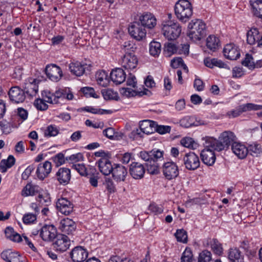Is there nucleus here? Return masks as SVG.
Wrapping results in <instances>:
<instances>
[{
	"label": "nucleus",
	"mask_w": 262,
	"mask_h": 262,
	"mask_svg": "<svg viewBox=\"0 0 262 262\" xmlns=\"http://www.w3.org/2000/svg\"><path fill=\"white\" fill-rule=\"evenodd\" d=\"M178 45L171 42H166L164 44L163 52L166 56H170L172 54H177Z\"/></svg>",
	"instance_id": "79ce46f5"
},
{
	"label": "nucleus",
	"mask_w": 262,
	"mask_h": 262,
	"mask_svg": "<svg viewBox=\"0 0 262 262\" xmlns=\"http://www.w3.org/2000/svg\"><path fill=\"white\" fill-rule=\"evenodd\" d=\"M46 100V99L45 100L40 98L36 99L34 102V105L38 110L45 111L48 107V105L46 103L47 102Z\"/></svg>",
	"instance_id": "13d9d810"
},
{
	"label": "nucleus",
	"mask_w": 262,
	"mask_h": 262,
	"mask_svg": "<svg viewBox=\"0 0 262 262\" xmlns=\"http://www.w3.org/2000/svg\"><path fill=\"white\" fill-rule=\"evenodd\" d=\"M5 233L6 237L13 242H20L22 241V238L20 234L15 232L11 227H7L5 229Z\"/></svg>",
	"instance_id": "58836bf2"
},
{
	"label": "nucleus",
	"mask_w": 262,
	"mask_h": 262,
	"mask_svg": "<svg viewBox=\"0 0 262 262\" xmlns=\"http://www.w3.org/2000/svg\"><path fill=\"white\" fill-rule=\"evenodd\" d=\"M51 170V163L46 161L43 163H40L38 165L36 173L37 177L42 180L49 175Z\"/></svg>",
	"instance_id": "393cba45"
},
{
	"label": "nucleus",
	"mask_w": 262,
	"mask_h": 262,
	"mask_svg": "<svg viewBox=\"0 0 262 262\" xmlns=\"http://www.w3.org/2000/svg\"><path fill=\"white\" fill-rule=\"evenodd\" d=\"M247 148L249 152L253 156H258L261 151L260 145L257 143L249 144Z\"/></svg>",
	"instance_id": "864d4df0"
},
{
	"label": "nucleus",
	"mask_w": 262,
	"mask_h": 262,
	"mask_svg": "<svg viewBox=\"0 0 262 262\" xmlns=\"http://www.w3.org/2000/svg\"><path fill=\"white\" fill-rule=\"evenodd\" d=\"M228 257L230 262H244V255L237 248L229 250Z\"/></svg>",
	"instance_id": "7c9ffc66"
},
{
	"label": "nucleus",
	"mask_w": 262,
	"mask_h": 262,
	"mask_svg": "<svg viewBox=\"0 0 262 262\" xmlns=\"http://www.w3.org/2000/svg\"><path fill=\"white\" fill-rule=\"evenodd\" d=\"M81 91L84 95L88 97H93L97 98L98 97L97 94H96L94 89L91 87H84L81 89Z\"/></svg>",
	"instance_id": "bf43d9fd"
},
{
	"label": "nucleus",
	"mask_w": 262,
	"mask_h": 262,
	"mask_svg": "<svg viewBox=\"0 0 262 262\" xmlns=\"http://www.w3.org/2000/svg\"><path fill=\"white\" fill-rule=\"evenodd\" d=\"M36 201L39 203V205L45 206H49L51 203L50 194L47 191H45L38 192V195L36 198Z\"/></svg>",
	"instance_id": "c9c22d12"
},
{
	"label": "nucleus",
	"mask_w": 262,
	"mask_h": 262,
	"mask_svg": "<svg viewBox=\"0 0 262 262\" xmlns=\"http://www.w3.org/2000/svg\"><path fill=\"white\" fill-rule=\"evenodd\" d=\"M244 104L239 105L235 109L228 111L226 113V116L229 118L239 116L242 113L245 112V111H244Z\"/></svg>",
	"instance_id": "8fccbe9b"
},
{
	"label": "nucleus",
	"mask_w": 262,
	"mask_h": 262,
	"mask_svg": "<svg viewBox=\"0 0 262 262\" xmlns=\"http://www.w3.org/2000/svg\"><path fill=\"white\" fill-rule=\"evenodd\" d=\"M170 65L171 67L174 69H177L179 67H186V64L184 63L183 60L181 57L173 58L171 61Z\"/></svg>",
	"instance_id": "774afa93"
},
{
	"label": "nucleus",
	"mask_w": 262,
	"mask_h": 262,
	"mask_svg": "<svg viewBox=\"0 0 262 262\" xmlns=\"http://www.w3.org/2000/svg\"><path fill=\"white\" fill-rule=\"evenodd\" d=\"M181 144L183 146L194 149L198 147V144L191 138L185 137L181 140Z\"/></svg>",
	"instance_id": "a18cd8bd"
},
{
	"label": "nucleus",
	"mask_w": 262,
	"mask_h": 262,
	"mask_svg": "<svg viewBox=\"0 0 262 262\" xmlns=\"http://www.w3.org/2000/svg\"><path fill=\"white\" fill-rule=\"evenodd\" d=\"M100 171L104 175L108 176L112 173L114 167L107 158H100L96 162Z\"/></svg>",
	"instance_id": "aec40b11"
},
{
	"label": "nucleus",
	"mask_w": 262,
	"mask_h": 262,
	"mask_svg": "<svg viewBox=\"0 0 262 262\" xmlns=\"http://www.w3.org/2000/svg\"><path fill=\"white\" fill-rule=\"evenodd\" d=\"M59 129L55 125L48 126L44 132L45 137H51L57 136L59 133Z\"/></svg>",
	"instance_id": "de8ad7c7"
},
{
	"label": "nucleus",
	"mask_w": 262,
	"mask_h": 262,
	"mask_svg": "<svg viewBox=\"0 0 262 262\" xmlns=\"http://www.w3.org/2000/svg\"><path fill=\"white\" fill-rule=\"evenodd\" d=\"M36 220V214L28 213L24 215L23 221L24 224H29L33 223Z\"/></svg>",
	"instance_id": "052dcab7"
},
{
	"label": "nucleus",
	"mask_w": 262,
	"mask_h": 262,
	"mask_svg": "<svg viewBox=\"0 0 262 262\" xmlns=\"http://www.w3.org/2000/svg\"><path fill=\"white\" fill-rule=\"evenodd\" d=\"M236 138L234 133L230 131L223 132L217 140L213 137H206L204 145L211 147L217 151L227 149L229 146L236 142Z\"/></svg>",
	"instance_id": "f257e3e1"
},
{
	"label": "nucleus",
	"mask_w": 262,
	"mask_h": 262,
	"mask_svg": "<svg viewBox=\"0 0 262 262\" xmlns=\"http://www.w3.org/2000/svg\"><path fill=\"white\" fill-rule=\"evenodd\" d=\"M211 252L207 250L202 251L199 256L198 262H210L212 260Z\"/></svg>",
	"instance_id": "603ef678"
},
{
	"label": "nucleus",
	"mask_w": 262,
	"mask_h": 262,
	"mask_svg": "<svg viewBox=\"0 0 262 262\" xmlns=\"http://www.w3.org/2000/svg\"><path fill=\"white\" fill-rule=\"evenodd\" d=\"M254 15L262 19V0H250Z\"/></svg>",
	"instance_id": "4c0bfd02"
},
{
	"label": "nucleus",
	"mask_w": 262,
	"mask_h": 262,
	"mask_svg": "<svg viewBox=\"0 0 262 262\" xmlns=\"http://www.w3.org/2000/svg\"><path fill=\"white\" fill-rule=\"evenodd\" d=\"M15 163V159L12 155H9L7 159H3L0 163V171L5 173L7 171V169L12 167Z\"/></svg>",
	"instance_id": "e433bc0d"
},
{
	"label": "nucleus",
	"mask_w": 262,
	"mask_h": 262,
	"mask_svg": "<svg viewBox=\"0 0 262 262\" xmlns=\"http://www.w3.org/2000/svg\"><path fill=\"white\" fill-rule=\"evenodd\" d=\"M96 79L98 84L103 87L107 86L110 83V78L104 71H99L96 74Z\"/></svg>",
	"instance_id": "72a5a7b5"
},
{
	"label": "nucleus",
	"mask_w": 262,
	"mask_h": 262,
	"mask_svg": "<svg viewBox=\"0 0 262 262\" xmlns=\"http://www.w3.org/2000/svg\"><path fill=\"white\" fill-rule=\"evenodd\" d=\"M144 27L152 29L157 24L155 17L150 13H144L139 17V21Z\"/></svg>",
	"instance_id": "412c9836"
},
{
	"label": "nucleus",
	"mask_w": 262,
	"mask_h": 262,
	"mask_svg": "<svg viewBox=\"0 0 262 262\" xmlns=\"http://www.w3.org/2000/svg\"><path fill=\"white\" fill-rule=\"evenodd\" d=\"M158 160L154 159L151 162L146 163L147 170L151 174H158L159 172V165L157 163Z\"/></svg>",
	"instance_id": "c03bdc74"
},
{
	"label": "nucleus",
	"mask_w": 262,
	"mask_h": 262,
	"mask_svg": "<svg viewBox=\"0 0 262 262\" xmlns=\"http://www.w3.org/2000/svg\"><path fill=\"white\" fill-rule=\"evenodd\" d=\"M215 150L211 147H207L202 150L200 156L202 162L206 165L212 166L215 162L216 157L214 152Z\"/></svg>",
	"instance_id": "a211bd4d"
},
{
	"label": "nucleus",
	"mask_w": 262,
	"mask_h": 262,
	"mask_svg": "<svg viewBox=\"0 0 262 262\" xmlns=\"http://www.w3.org/2000/svg\"><path fill=\"white\" fill-rule=\"evenodd\" d=\"M76 228L75 222L69 218L63 219L60 222L59 229L65 234H72Z\"/></svg>",
	"instance_id": "b1692460"
},
{
	"label": "nucleus",
	"mask_w": 262,
	"mask_h": 262,
	"mask_svg": "<svg viewBox=\"0 0 262 262\" xmlns=\"http://www.w3.org/2000/svg\"><path fill=\"white\" fill-rule=\"evenodd\" d=\"M206 46L210 50L215 51L220 47V40L214 35H209L206 39Z\"/></svg>",
	"instance_id": "ea45409f"
},
{
	"label": "nucleus",
	"mask_w": 262,
	"mask_h": 262,
	"mask_svg": "<svg viewBox=\"0 0 262 262\" xmlns=\"http://www.w3.org/2000/svg\"><path fill=\"white\" fill-rule=\"evenodd\" d=\"M110 78L116 84H120L123 82L126 78V74L121 68H116L112 70L110 74Z\"/></svg>",
	"instance_id": "c85d7f7f"
},
{
	"label": "nucleus",
	"mask_w": 262,
	"mask_h": 262,
	"mask_svg": "<svg viewBox=\"0 0 262 262\" xmlns=\"http://www.w3.org/2000/svg\"><path fill=\"white\" fill-rule=\"evenodd\" d=\"M156 122L149 120H145L140 122L139 126L143 133L149 135L155 132Z\"/></svg>",
	"instance_id": "2f4dec72"
},
{
	"label": "nucleus",
	"mask_w": 262,
	"mask_h": 262,
	"mask_svg": "<svg viewBox=\"0 0 262 262\" xmlns=\"http://www.w3.org/2000/svg\"><path fill=\"white\" fill-rule=\"evenodd\" d=\"M122 49L124 50L125 54L122 58V66L126 70L136 68L138 60L134 53L137 49V47L129 42H125L123 45Z\"/></svg>",
	"instance_id": "f03ea898"
},
{
	"label": "nucleus",
	"mask_w": 262,
	"mask_h": 262,
	"mask_svg": "<svg viewBox=\"0 0 262 262\" xmlns=\"http://www.w3.org/2000/svg\"><path fill=\"white\" fill-rule=\"evenodd\" d=\"M183 164L188 170H194L200 165V161L198 156L194 152L185 153L183 157Z\"/></svg>",
	"instance_id": "0eeeda50"
},
{
	"label": "nucleus",
	"mask_w": 262,
	"mask_h": 262,
	"mask_svg": "<svg viewBox=\"0 0 262 262\" xmlns=\"http://www.w3.org/2000/svg\"><path fill=\"white\" fill-rule=\"evenodd\" d=\"M177 17L182 22H187L193 13L191 4L188 0H179L174 6Z\"/></svg>",
	"instance_id": "20e7f679"
},
{
	"label": "nucleus",
	"mask_w": 262,
	"mask_h": 262,
	"mask_svg": "<svg viewBox=\"0 0 262 262\" xmlns=\"http://www.w3.org/2000/svg\"><path fill=\"white\" fill-rule=\"evenodd\" d=\"M161 51V45L159 42L152 41L149 44V53L153 56H158Z\"/></svg>",
	"instance_id": "49530a36"
},
{
	"label": "nucleus",
	"mask_w": 262,
	"mask_h": 262,
	"mask_svg": "<svg viewBox=\"0 0 262 262\" xmlns=\"http://www.w3.org/2000/svg\"><path fill=\"white\" fill-rule=\"evenodd\" d=\"M244 106L243 108L245 112L250 111H258L262 109V105H258L252 103L244 104Z\"/></svg>",
	"instance_id": "338daca9"
},
{
	"label": "nucleus",
	"mask_w": 262,
	"mask_h": 262,
	"mask_svg": "<svg viewBox=\"0 0 262 262\" xmlns=\"http://www.w3.org/2000/svg\"><path fill=\"white\" fill-rule=\"evenodd\" d=\"M57 235V229L52 225H45L40 230V236L44 241H51Z\"/></svg>",
	"instance_id": "9b49d317"
},
{
	"label": "nucleus",
	"mask_w": 262,
	"mask_h": 262,
	"mask_svg": "<svg viewBox=\"0 0 262 262\" xmlns=\"http://www.w3.org/2000/svg\"><path fill=\"white\" fill-rule=\"evenodd\" d=\"M163 175L168 180L176 178L179 174V170L176 163L173 162H167L163 165Z\"/></svg>",
	"instance_id": "1a4fd4ad"
},
{
	"label": "nucleus",
	"mask_w": 262,
	"mask_h": 262,
	"mask_svg": "<svg viewBox=\"0 0 262 262\" xmlns=\"http://www.w3.org/2000/svg\"><path fill=\"white\" fill-rule=\"evenodd\" d=\"M39 80L32 78H28L25 83L23 91L25 94H27L30 97L36 96L38 91V83Z\"/></svg>",
	"instance_id": "f8f14e48"
},
{
	"label": "nucleus",
	"mask_w": 262,
	"mask_h": 262,
	"mask_svg": "<svg viewBox=\"0 0 262 262\" xmlns=\"http://www.w3.org/2000/svg\"><path fill=\"white\" fill-rule=\"evenodd\" d=\"M253 57L251 55L246 54L245 58L242 61V64L248 67L249 69H254V63L253 61Z\"/></svg>",
	"instance_id": "4d7b16f0"
},
{
	"label": "nucleus",
	"mask_w": 262,
	"mask_h": 262,
	"mask_svg": "<svg viewBox=\"0 0 262 262\" xmlns=\"http://www.w3.org/2000/svg\"><path fill=\"white\" fill-rule=\"evenodd\" d=\"M155 132L159 133L160 134H164L166 133H170L171 127L168 125H158L156 123L155 126Z\"/></svg>",
	"instance_id": "69168bd1"
},
{
	"label": "nucleus",
	"mask_w": 262,
	"mask_h": 262,
	"mask_svg": "<svg viewBox=\"0 0 262 262\" xmlns=\"http://www.w3.org/2000/svg\"><path fill=\"white\" fill-rule=\"evenodd\" d=\"M73 167L82 176H88L86 168L83 164H77L73 165Z\"/></svg>",
	"instance_id": "0e129e2a"
},
{
	"label": "nucleus",
	"mask_w": 262,
	"mask_h": 262,
	"mask_svg": "<svg viewBox=\"0 0 262 262\" xmlns=\"http://www.w3.org/2000/svg\"><path fill=\"white\" fill-rule=\"evenodd\" d=\"M102 94L105 100H118L117 93L111 89L104 90L102 91Z\"/></svg>",
	"instance_id": "3c124183"
},
{
	"label": "nucleus",
	"mask_w": 262,
	"mask_h": 262,
	"mask_svg": "<svg viewBox=\"0 0 262 262\" xmlns=\"http://www.w3.org/2000/svg\"><path fill=\"white\" fill-rule=\"evenodd\" d=\"M180 125L185 128H188L194 125V119L190 116H186L180 121Z\"/></svg>",
	"instance_id": "6e6d98bb"
},
{
	"label": "nucleus",
	"mask_w": 262,
	"mask_h": 262,
	"mask_svg": "<svg viewBox=\"0 0 262 262\" xmlns=\"http://www.w3.org/2000/svg\"><path fill=\"white\" fill-rule=\"evenodd\" d=\"M128 31L129 35L138 41L142 40L146 35L145 28L138 21L132 23L128 27Z\"/></svg>",
	"instance_id": "423d86ee"
},
{
	"label": "nucleus",
	"mask_w": 262,
	"mask_h": 262,
	"mask_svg": "<svg viewBox=\"0 0 262 262\" xmlns=\"http://www.w3.org/2000/svg\"><path fill=\"white\" fill-rule=\"evenodd\" d=\"M189 52V45L187 43L178 45L177 54L187 55Z\"/></svg>",
	"instance_id": "e2e57ef3"
},
{
	"label": "nucleus",
	"mask_w": 262,
	"mask_h": 262,
	"mask_svg": "<svg viewBox=\"0 0 262 262\" xmlns=\"http://www.w3.org/2000/svg\"><path fill=\"white\" fill-rule=\"evenodd\" d=\"M38 188V186L28 183L22 189L21 195L24 197L35 195L39 192Z\"/></svg>",
	"instance_id": "473e14b6"
},
{
	"label": "nucleus",
	"mask_w": 262,
	"mask_h": 262,
	"mask_svg": "<svg viewBox=\"0 0 262 262\" xmlns=\"http://www.w3.org/2000/svg\"><path fill=\"white\" fill-rule=\"evenodd\" d=\"M2 258L6 262H24L20 260V255L17 252L8 249L3 251L1 254Z\"/></svg>",
	"instance_id": "c756f323"
},
{
	"label": "nucleus",
	"mask_w": 262,
	"mask_h": 262,
	"mask_svg": "<svg viewBox=\"0 0 262 262\" xmlns=\"http://www.w3.org/2000/svg\"><path fill=\"white\" fill-rule=\"evenodd\" d=\"M90 66L79 61L71 62L69 64V69L70 72L76 76H82L86 71H90Z\"/></svg>",
	"instance_id": "2eb2a0df"
},
{
	"label": "nucleus",
	"mask_w": 262,
	"mask_h": 262,
	"mask_svg": "<svg viewBox=\"0 0 262 262\" xmlns=\"http://www.w3.org/2000/svg\"><path fill=\"white\" fill-rule=\"evenodd\" d=\"M162 25L163 34L168 40L176 39L180 35L182 30L179 23L167 20L164 21Z\"/></svg>",
	"instance_id": "39448f33"
},
{
	"label": "nucleus",
	"mask_w": 262,
	"mask_h": 262,
	"mask_svg": "<svg viewBox=\"0 0 262 262\" xmlns=\"http://www.w3.org/2000/svg\"><path fill=\"white\" fill-rule=\"evenodd\" d=\"M239 243V248L244 250L247 256L253 257L255 255V250L250 249L249 241L247 238L241 241Z\"/></svg>",
	"instance_id": "a19ab883"
},
{
	"label": "nucleus",
	"mask_w": 262,
	"mask_h": 262,
	"mask_svg": "<svg viewBox=\"0 0 262 262\" xmlns=\"http://www.w3.org/2000/svg\"><path fill=\"white\" fill-rule=\"evenodd\" d=\"M42 95L45 99H46V101L48 103L52 104L60 103V100L62 98V89L56 91L54 93L45 91Z\"/></svg>",
	"instance_id": "cd10ccee"
},
{
	"label": "nucleus",
	"mask_w": 262,
	"mask_h": 262,
	"mask_svg": "<svg viewBox=\"0 0 262 262\" xmlns=\"http://www.w3.org/2000/svg\"><path fill=\"white\" fill-rule=\"evenodd\" d=\"M52 159L56 166H59L65 163L64 156L62 152L56 154Z\"/></svg>",
	"instance_id": "680f3d73"
},
{
	"label": "nucleus",
	"mask_w": 262,
	"mask_h": 262,
	"mask_svg": "<svg viewBox=\"0 0 262 262\" xmlns=\"http://www.w3.org/2000/svg\"><path fill=\"white\" fill-rule=\"evenodd\" d=\"M188 36L194 41L200 40L206 35V25L201 19L192 20L188 26Z\"/></svg>",
	"instance_id": "7ed1b4c3"
},
{
	"label": "nucleus",
	"mask_w": 262,
	"mask_h": 262,
	"mask_svg": "<svg viewBox=\"0 0 262 262\" xmlns=\"http://www.w3.org/2000/svg\"><path fill=\"white\" fill-rule=\"evenodd\" d=\"M129 172L133 179L139 180L144 177L145 168L142 164L134 162L129 166Z\"/></svg>",
	"instance_id": "4468645a"
},
{
	"label": "nucleus",
	"mask_w": 262,
	"mask_h": 262,
	"mask_svg": "<svg viewBox=\"0 0 262 262\" xmlns=\"http://www.w3.org/2000/svg\"><path fill=\"white\" fill-rule=\"evenodd\" d=\"M127 170L125 166L119 164H114L112 176L114 179L117 182H124L127 176Z\"/></svg>",
	"instance_id": "6ab92c4d"
},
{
	"label": "nucleus",
	"mask_w": 262,
	"mask_h": 262,
	"mask_svg": "<svg viewBox=\"0 0 262 262\" xmlns=\"http://www.w3.org/2000/svg\"><path fill=\"white\" fill-rule=\"evenodd\" d=\"M8 95L11 101L14 103L23 102L26 98L25 92L17 86L12 87Z\"/></svg>",
	"instance_id": "ddd939ff"
},
{
	"label": "nucleus",
	"mask_w": 262,
	"mask_h": 262,
	"mask_svg": "<svg viewBox=\"0 0 262 262\" xmlns=\"http://www.w3.org/2000/svg\"><path fill=\"white\" fill-rule=\"evenodd\" d=\"M55 238L56 241L53 245L56 251L63 252L69 248L71 241L67 235L64 234H59Z\"/></svg>",
	"instance_id": "9d476101"
},
{
	"label": "nucleus",
	"mask_w": 262,
	"mask_h": 262,
	"mask_svg": "<svg viewBox=\"0 0 262 262\" xmlns=\"http://www.w3.org/2000/svg\"><path fill=\"white\" fill-rule=\"evenodd\" d=\"M225 57L230 60H236L240 56L239 50L233 44H227L224 48Z\"/></svg>",
	"instance_id": "5701e85b"
},
{
	"label": "nucleus",
	"mask_w": 262,
	"mask_h": 262,
	"mask_svg": "<svg viewBox=\"0 0 262 262\" xmlns=\"http://www.w3.org/2000/svg\"><path fill=\"white\" fill-rule=\"evenodd\" d=\"M57 179L61 184H67L71 177L70 169L66 167L60 168L56 174Z\"/></svg>",
	"instance_id": "bb28decb"
},
{
	"label": "nucleus",
	"mask_w": 262,
	"mask_h": 262,
	"mask_svg": "<svg viewBox=\"0 0 262 262\" xmlns=\"http://www.w3.org/2000/svg\"><path fill=\"white\" fill-rule=\"evenodd\" d=\"M163 156V152L158 149L156 150H152L149 152L141 151L140 152V157L146 163H149L154 159L159 160L162 159Z\"/></svg>",
	"instance_id": "4be33fe9"
},
{
	"label": "nucleus",
	"mask_w": 262,
	"mask_h": 262,
	"mask_svg": "<svg viewBox=\"0 0 262 262\" xmlns=\"http://www.w3.org/2000/svg\"><path fill=\"white\" fill-rule=\"evenodd\" d=\"M193 259L192 252L190 248H187L182 253L181 262H191Z\"/></svg>",
	"instance_id": "5fc2aeb1"
},
{
	"label": "nucleus",
	"mask_w": 262,
	"mask_h": 262,
	"mask_svg": "<svg viewBox=\"0 0 262 262\" xmlns=\"http://www.w3.org/2000/svg\"><path fill=\"white\" fill-rule=\"evenodd\" d=\"M70 256L73 262H83L88 256V252L81 246H77L70 252Z\"/></svg>",
	"instance_id": "f3484780"
},
{
	"label": "nucleus",
	"mask_w": 262,
	"mask_h": 262,
	"mask_svg": "<svg viewBox=\"0 0 262 262\" xmlns=\"http://www.w3.org/2000/svg\"><path fill=\"white\" fill-rule=\"evenodd\" d=\"M210 246L213 252L216 255H221L223 252L222 244L216 238L212 239L210 242Z\"/></svg>",
	"instance_id": "37998d69"
},
{
	"label": "nucleus",
	"mask_w": 262,
	"mask_h": 262,
	"mask_svg": "<svg viewBox=\"0 0 262 262\" xmlns=\"http://www.w3.org/2000/svg\"><path fill=\"white\" fill-rule=\"evenodd\" d=\"M260 35L261 34L257 28H252L247 33V43L251 45L255 44Z\"/></svg>",
	"instance_id": "f704fd0d"
},
{
	"label": "nucleus",
	"mask_w": 262,
	"mask_h": 262,
	"mask_svg": "<svg viewBox=\"0 0 262 262\" xmlns=\"http://www.w3.org/2000/svg\"><path fill=\"white\" fill-rule=\"evenodd\" d=\"M174 236L179 242L186 243L187 242V233L183 229H177Z\"/></svg>",
	"instance_id": "09e8293b"
},
{
	"label": "nucleus",
	"mask_w": 262,
	"mask_h": 262,
	"mask_svg": "<svg viewBox=\"0 0 262 262\" xmlns=\"http://www.w3.org/2000/svg\"><path fill=\"white\" fill-rule=\"evenodd\" d=\"M45 71L48 78L54 82L59 81L63 76L61 69L55 64L47 65Z\"/></svg>",
	"instance_id": "6e6552de"
},
{
	"label": "nucleus",
	"mask_w": 262,
	"mask_h": 262,
	"mask_svg": "<svg viewBox=\"0 0 262 262\" xmlns=\"http://www.w3.org/2000/svg\"><path fill=\"white\" fill-rule=\"evenodd\" d=\"M58 211L66 215H69L73 210V204L67 198H61L56 202Z\"/></svg>",
	"instance_id": "dca6fc26"
},
{
	"label": "nucleus",
	"mask_w": 262,
	"mask_h": 262,
	"mask_svg": "<svg viewBox=\"0 0 262 262\" xmlns=\"http://www.w3.org/2000/svg\"><path fill=\"white\" fill-rule=\"evenodd\" d=\"M231 149L233 152L239 159H244L249 153L247 147L245 145L235 142L231 146Z\"/></svg>",
	"instance_id": "a878e982"
}]
</instances>
